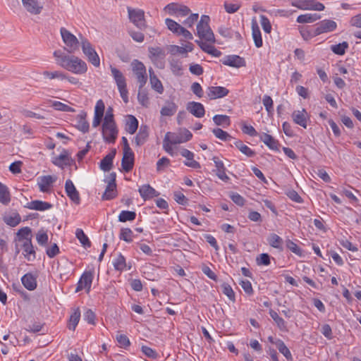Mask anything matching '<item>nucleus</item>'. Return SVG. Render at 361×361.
Segmentation results:
<instances>
[{"instance_id":"nucleus-1","label":"nucleus","mask_w":361,"mask_h":361,"mask_svg":"<svg viewBox=\"0 0 361 361\" xmlns=\"http://www.w3.org/2000/svg\"><path fill=\"white\" fill-rule=\"evenodd\" d=\"M53 55L56 63L70 72L80 75L87 71L86 63L78 56L66 54L60 49L54 51Z\"/></svg>"},{"instance_id":"nucleus-2","label":"nucleus","mask_w":361,"mask_h":361,"mask_svg":"<svg viewBox=\"0 0 361 361\" xmlns=\"http://www.w3.org/2000/svg\"><path fill=\"white\" fill-rule=\"evenodd\" d=\"M210 18L208 16L203 15L197 25V35L201 39L208 42L214 43V35L209 27Z\"/></svg>"},{"instance_id":"nucleus-3","label":"nucleus","mask_w":361,"mask_h":361,"mask_svg":"<svg viewBox=\"0 0 361 361\" xmlns=\"http://www.w3.org/2000/svg\"><path fill=\"white\" fill-rule=\"evenodd\" d=\"M62 40L66 44L65 50L69 54H73L79 49L80 42L78 38L65 27L60 29Z\"/></svg>"},{"instance_id":"nucleus-4","label":"nucleus","mask_w":361,"mask_h":361,"mask_svg":"<svg viewBox=\"0 0 361 361\" xmlns=\"http://www.w3.org/2000/svg\"><path fill=\"white\" fill-rule=\"evenodd\" d=\"M131 69L142 89L147 81V74L144 63L137 59H134L130 63Z\"/></svg>"},{"instance_id":"nucleus-5","label":"nucleus","mask_w":361,"mask_h":361,"mask_svg":"<svg viewBox=\"0 0 361 361\" xmlns=\"http://www.w3.org/2000/svg\"><path fill=\"white\" fill-rule=\"evenodd\" d=\"M128 13L130 21L139 30H145L147 25L145 18V11L142 9L128 7Z\"/></svg>"},{"instance_id":"nucleus-6","label":"nucleus","mask_w":361,"mask_h":361,"mask_svg":"<svg viewBox=\"0 0 361 361\" xmlns=\"http://www.w3.org/2000/svg\"><path fill=\"white\" fill-rule=\"evenodd\" d=\"M81 47L83 54L87 57L88 61L95 67L100 65V59L91 43L86 39L81 41Z\"/></svg>"},{"instance_id":"nucleus-7","label":"nucleus","mask_w":361,"mask_h":361,"mask_svg":"<svg viewBox=\"0 0 361 361\" xmlns=\"http://www.w3.org/2000/svg\"><path fill=\"white\" fill-rule=\"evenodd\" d=\"M116 174L112 172L109 174L105 181L108 183L105 192L102 195V200H110L115 198L117 195L116 183Z\"/></svg>"},{"instance_id":"nucleus-8","label":"nucleus","mask_w":361,"mask_h":361,"mask_svg":"<svg viewBox=\"0 0 361 361\" xmlns=\"http://www.w3.org/2000/svg\"><path fill=\"white\" fill-rule=\"evenodd\" d=\"M164 10L169 15H176L178 17L186 16L190 12V10L188 6L178 3H170L164 7Z\"/></svg>"},{"instance_id":"nucleus-9","label":"nucleus","mask_w":361,"mask_h":361,"mask_svg":"<svg viewBox=\"0 0 361 361\" xmlns=\"http://www.w3.org/2000/svg\"><path fill=\"white\" fill-rule=\"evenodd\" d=\"M314 35H320L323 33L334 31L337 27V23L332 20L325 19L315 25Z\"/></svg>"},{"instance_id":"nucleus-10","label":"nucleus","mask_w":361,"mask_h":361,"mask_svg":"<svg viewBox=\"0 0 361 361\" xmlns=\"http://www.w3.org/2000/svg\"><path fill=\"white\" fill-rule=\"evenodd\" d=\"M192 137L188 129H183L179 133H166V139L171 137L172 144H180L189 141Z\"/></svg>"},{"instance_id":"nucleus-11","label":"nucleus","mask_w":361,"mask_h":361,"mask_svg":"<svg viewBox=\"0 0 361 361\" xmlns=\"http://www.w3.org/2000/svg\"><path fill=\"white\" fill-rule=\"evenodd\" d=\"M118 135L116 123H109L105 127L102 125V136L107 143H114Z\"/></svg>"},{"instance_id":"nucleus-12","label":"nucleus","mask_w":361,"mask_h":361,"mask_svg":"<svg viewBox=\"0 0 361 361\" xmlns=\"http://www.w3.org/2000/svg\"><path fill=\"white\" fill-rule=\"evenodd\" d=\"M291 117L295 123L300 126L304 128H307V123L310 116L305 109H302V110L294 111L292 113Z\"/></svg>"},{"instance_id":"nucleus-13","label":"nucleus","mask_w":361,"mask_h":361,"mask_svg":"<svg viewBox=\"0 0 361 361\" xmlns=\"http://www.w3.org/2000/svg\"><path fill=\"white\" fill-rule=\"evenodd\" d=\"M65 190L67 196L71 201L76 204H79L80 203V194L71 180L68 179L66 181Z\"/></svg>"},{"instance_id":"nucleus-14","label":"nucleus","mask_w":361,"mask_h":361,"mask_svg":"<svg viewBox=\"0 0 361 361\" xmlns=\"http://www.w3.org/2000/svg\"><path fill=\"white\" fill-rule=\"evenodd\" d=\"M135 155L132 150L123 151L121 166L126 173L130 172L134 166Z\"/></svg>"},{"instance_id":"nucleus-15","label":"nucleus","mask_w":361,"mask_h":361,"mask_svg":"<svg viewBox=\"0 0 361 361\" xmlns=\"http://www.w3.org/2000/svg\"><path fill=\"white\" fill-rule=\"evenodd\" d=\"M221 62L225 66L233 68H240L245 66V59L238 55L226 56L221 60Z\"/></svg>"},{"instance_id":"nucleus-16","label":"nucleus","mask_w":361,"mask_h":361,"mask_svg":"<svg viewBox=\"0 0 361 361\" xmlns=\"http://www.w3.org/2000/svg\"><path fill=\"white\" fill-rule=\"evenodd\" d=\"M22 3L26 11L31 14L38 15L43 8V5L38 0H22Z\"/></svg>"},{"instance_id":"nucleus-17","label":"nucleus","mask_w":361,"mask_h":361,"mask_svg":"<svg viewBox=\"0 0 361 361\" xmlns=\"http://www.w3.org/2000/svg\"><path fill=\"white\" fill-rule=\"evenodd\" d=\"M229 93V90L220 86H212L208 87L207 95L210 99H215L226 97Z\"/></svg>"},{"instance_id":"nucleus-18","label":"nucleus","mask_w":361,"mask_h":361,"mask_svg":"<svg viewBox=\"0 0 361 361\" xmlns=\"http://www.w3.org/2000/svg\"><path fill=\"white\" fill-rule=\"evenodd\" d=\"M187 110L197 118H202L205 114L204 106L196 102H190L186 106Z\"/></svg>"},{"instance_id":"nucleus-19","label":"nucleus","mask_w":361,"mask_h":361,"mask_svg":"<svg viewBox=\"0 0 361 361\" xmlns=\"http://www.w3.org/2000/svg\"><path fill=\"white\" fill-rule=\"evenodd\" d=\"M116 149H112L100 161V169L104 171H109L113 167V160L116 156Z\"/></svg>"},{"instance_id":"nucleus-20","label":"nucleus","mask_w":361,"mask_h":361,"mask_svg":"<svg viewBox=\"0 0 361 361\" xmlns=\"http://www.w3.org/2000/svg\"><path fill=\"white\" fill-rule=\"evenodd\" d=\"M259 139L262 141L270 149L274 151H279V142L271 135L267 133H262L259 135Z\"/></svg>"},{"instance_id":"nucleus-21","label":"nucleus","mask_w":361,"mask_h":361,"mask_svg":"<svg viewBox=\"0 0 361 361\" xmlns=\"http://www.w3.org/2000/svg\"><path fill=\"white\" fill-rule=\"evenodd\" d=\"M138 192L144 200L158 197L159 195V192L149 184H145L141 186L139 188Z\"/></svg>"},{"instance_id":"nucleus-22","label":"nucleus","mask_w":361,"mask_h":361,"mask_svg":"<svg viewBox=\"0 0 361 361\" xmlns=\"http://www.w3.org/2000/svg\"><path fill=\"white\" fill-rule=\"evenodd\" d=\"M56 181V178L51 176H43L38 178L37 184L41 192L49 191V187Z\"/></svg>"},{"instance_id":"nucleus-23","label":"nucleus","mask_w":361,"mask_h":361,"mask_svg":"<svg viewBox=\"0 0 361 361\" xmlns=\"http://www.w3.org/2000/svg\"><path fill=\"white\" fill-rule=\"evenodd\" d=\"M252 35L254 39L255 45L259 48L262 47V38L257 22L255 19L252 20Z\"/></svg>"},{"instance_id":"nucleus-24","label":"nucleus","mask_w":361,"mask_h":361,"mask_svg":"<svg viewBox=\"0 0 361 361\" xmlns=\"http://www.w3.org/2000/svg\"><path fill=\"white\" fill-rule=\"evenodd\" d=\"M180 154L183 157L187 159V161H185V165L191 167L192 169H200V164L198 161L194 160V154L187 149H183L180 151Z\"/></svg>"},{"instance_id":"nucleus-25","label":"nucleus","mask_w":361,"mask_h":361,"mask_svg":"<svg viewBox=\"0 0 361 361\" xmlns=\"http://www.w3.org/2000/svg\"><path fill=\"white\" fill-rule=\"evenodd\" d=\"M149 137V128L146 125H142L139 132L135 137V143L137 146H141L145 144Z\"/></svg>"},{"instance_id":"nucleus-26","label":"nucleus","mask_w":361,"mask_h":361,"mask_svg":"<svg viewBox=\"0 0 361 361\" xmlns=\"http://www.w3.org/2000/svg\"><path fill=\"white\" fill-rule=\"evenodd\" d=\"M25 207L30 209L45 211L52 208L53 205L47 202H43L41 200H32L28 202Z\"/></svg>"},{"instance_id":"nucleus-27","label":"nucleus","mask_w":361,"mask_h":361,"mask_svg":"<svg viewBox=\"0 0 361 361\" xmlns=\"http://www.w3.org/2000/svg\"><path fill=\"white\" fill-rule=\"evenodd\" d=\"M21 281L24 287L28 290H34L37 288V278L31 273L23 276Z\"/></svg>"},{"instance_id":"nucleus-28","label":"nucleus","mask_w":361,"mask_h":361,"mask_svg":"<svg viewBox=\"0 0 361 361\" xmlns=\"http://www.w3.org/2000/svg\"><path fill=\"white\" fill-rule=\"evenodd\" d=\"M110 69L118 88L127 86L126 78L122 72L112 66H110Z\"/></svg>"},{"instance_id":"nucleus-29","label":"nucleus","mask_w":361,"mask_h":361,"mask_svg":"<svg viewBox=\"0 0 361 361\" xmlns=\"http://www.w3.org/2000/svg\"><path fill=\"white\" fill-rule=\"evenodd\" d=\"M213 161L216 168V176L222 180L227 181L229 178L226 173V168L222 161H221L217 157H213Z\"/></svg>"},{"instance_id":"nucleus-30","label":"nucleus","mask_w":361,"mask_h":361,"mask_svg":"<svg viewBox=\"0 0 361 361\" xmlns=\"http://www.w3.org/2000/svg\"><path fill=\"white\" fill-rule=\"evenodd\" d=\"M72 161L73 159L69 157L68 152L63 150L59 156L55 158L53 163L56 166L63 168L64 166H71Z\"/></svg>"},{"instance_id":"nucleus-31","label":"nucleus","mask_w":361,"mask_h":361,"mask_svg":"<svg viewBox=\"0 0 361 361\" xmlns=\"http://www.w3.org/2000/svg\"><path fill=\"white\" fill-rule=\"evenodd\" d=\"M149 80L152 88L156 90L158 93L161 94L164 92V87L162 85L161 82L157 78V76L154 74L152 68H149Z\"/></svg>"},{"instance_id":"nucleus-32","label":"nucleus","mask_w":361,"mask_h":361,"mask_svg":"<svg viewBox=\"0 0 361 361\" xmlns=\"http://www.w3.org/2000/svg\"><path fill=\"white\" fill-rule=\"evenodd\" d=\"M23 248L24 250V256L28 261H33L36 258V252L32 243V240L27 243H23Z\"/></svg>"},{"instance_id":"nucleus-33","label":"nucleus","mask_w":361,"mask_h":361,"mask_svg":"<svg viewBox=\"0 0 361 361\" xmlns=\"http://www.w3.org/2000/svg\"><path fill=\"white\" fill-rule=\"evenodd\" d=\"M87 114L85 111H82L77 117V128L85 133L89 130V123L86 120Z\"/></svg>"},{"instance_id":"nucleus-34","label":"nucleus","mask_w":361,"mask_h":361,"mask_svg":"<svg viewBox=\"0 0 361 361\" xmlns=\"http://www.w3.org/2000/svg\"><path fill=\"white\" fill-rule=\"evenodd\" d=\"M138 128V121L137 119L133 115H128L127 116V121L126 124V130L133 135L134 134Z\"/></svg>"},{"instance_id":"nucleus-35","label":"nucleus","mask_w":361,"mask_h":361,"mask_svg":"<svg viewBox=\"0 0 361 361\" xmlns=\"http://www.w3.org/2000/svg\"><path fill=\"white\" fill-rule=\"evenodd\" d=\"M267 241L270 246L281 251L283 250V239L276 233H271L267 238Z\"/></svg>"},{"instance_id":"nucleus-36","label":"nucleus","mask_w":361,"mask_h":361,"mask_svg":"<svg viewBox=\"0 0 361 361\" xmlns=\"http://www.w3.org/2000/svg\"><path fill=\"white\" fill-rule=\"evenodd\" d=\"M321 18L320 15L317 13H306L300 15L297 18L298 23H310L315 22Z\"/></svg>"},{"instance_id":"nucleus-37","label":"nucleus","mask_w":361,"mask_h":361,"mask_svg":"<svg viewBox=\"0 0 361 361\" xmlns=\"http://www.w3.org/2000/svg\"><path fill=\"white\" fill-rule=\"evenodd\" d=\"M269 315L274 321L279 329L282 331H287L286 323L284 319L279 317L276 312L273 310H269Z\"/></svg>"},{"instance_id":"nucleus-38","label":"nucleus","mask_w":361,"mask_h":361,"mask_svg":"<svg viewBox=\"0 0 361 361\" xmlns=\"http://www.w3.org/2000/svg\"><path fill=\"white\" fill-rule=\"evenodd\" d=\"M170 69L173 75L180 76L183 75L182 63L176 59L169 60Z\"/></svg>"},{"instance_id":"nucleus-39","label":"nucleus","mask_w":361,"mask_h":361,"mask_svg":"<svg viewBox=\"0 0 361 361\" xmlns=\"http://www.w3.org/2000/svg\"><path fill=\"white\" fill-rule=\"evenodd\" d=\"M32 230L29 227H23L20 228L17 233L18 240L19 241H23V243H27L29 240H32Z\"/></svg>"},{"instance_id":"nucleus-40","label":"nucleus","mask_w":361,"mask_h":361,"mask_svg":"<svg viewBox=\"0 0 361 361\" xmlns=\"http://www.w3.org/2000/svg\"><path fill=\"white\" fill-rule=\"evenodd\" d=\"M178 106L173 102H167L161 109V114L164 116H171L177 111Z\"/></svg>"},{"instance_id":"nucleus-41","label":"nucleus","mask_w":361,"mask_h":361,"mask_svg":"<svg viewBox=\"0 0 361 361\" xmlns=\"http://www.w3.org/2000/svg\"><path fill=\"white\" fill-rule=\"evenodd\" d=\"M233 145L244 154L248 157H252L255 155V152L249 147L243 144L241 140H236Z\"/></svg>"},{"instance_id":"nucleus-42","label":"nucleus","mask_w":361,"mask_h":361,"mask_svg":"<svg viewBox=\"0 0 361 361\" xmlns=\"http://www.w3.org/2000/svg\"><path fill=\"white\" fill-rule=\"evenodd\" d=\"M11 201V195L8 188L0 182V202L8 204Z\"/></svg>"},{"instance_id":"nucleus-43","label":"nucleus","mask_w":361,"mask_h":361,"mask_svg":"<svg viewBox=\"0 0 361 361\" xmlns=\"http://www.w3.org/2000/svg\"><path fill=\"white\" fill-rule=\"evenodd\" d=\"M276 343V348L279 350V351L283 355V356L288 360H292L293 356L291 355L290 351L287 348L284 342L281 340L278 339V341Z\"/></svg>"},{"instance_id":"nucleus-44","label":"nucleus","mask_w":361,"mask_h":361,"mask_svg":"<svg viewBox=\"0 0 361 361\" xmlns=\"http://www.w3.org/2000/svg\"><path fill=\"white\" fill-rule=\"evenodd\" d=\"M80 318V311L79 308L74 310L69 319L68 329L75 331Z\"/></svg>"},{"instance_id":"nucleus-45","label":"nucleus","mask_w":361,"mask_h":361,"mask_svg":"<svg viewBox=\"0 0 361 361\" xmlns=\"http://www.w3.org/2000/svg\"><path fill=\"white\" fill-rule=\"evenodd\" d=\"M93 279V274L91 271H85L81 276L78 282L83 285L89 290Z\"/></svg>"},{"instance_id":"nucleus-46","label":"nucleus","mask_w":361,"mask_h":361,"mask_svg":"<svg viewBox=\"0 0 361 361\" xmlns=\"http://www.w3.org/2000/svg\"><path fill=\"white\" fill-rule=\"evenodd\" d=\"M75 235L84 247H91L90 240L82 229L78 228L75 231Z\"/></svg>"},{"instance_id":"nucleus-47","label":"nucleus","mask_w":361,"mask_h":361,"mask_svg":"<svg viewBox=\"0 0 361 361\" xmlns=\"http://www.w3.org/2000/svg\"><path fill=\"white\" fill-rule=\"evenodd\" d=\"M165 24L170 31H171L173 34L179 36V32L182 27L179 23L171 18H166L165 20Z\"/></svg>"},{"instance_id":"nucleus-48","label":"nucleus","mask_w":361,"mask_h":361,"mask_svg":"<svg viewBox=\"0 0 361 361\" xmlns=\"http://www.w3.org/2000/svg\"><path fill=\"white\" fill-rule=\"evenodd\" d=\"M213 121L216 125L223 127H228L231 124L230 117L226 115H215Z\"/></svg>"},{"instance_id":"nucleus-49","label":"nucleus","mask_w":361,"mask_h":361,"mask_svg":"<svg viewBox=\"0 0 361 361\" xmlns=\"http://www.w3.org/2000/svg\"><path fill=\"white\" fill-rule=\"evenodd\" d=\"M349 44L347 42H343L338 44L331 46V50L337 55H343L345 53L346 49L348 48Z\"/></svg>"},{"instance_id":"nucleus-50","label":"nucleus","mask_w":361,"mask_h":361,"mask_svg":"<svg viewBox=\"0 0 361 361\" xmlns=\"http://www.w3.org/2000/svg\"><path fill=\"white\" fill-rule=\"evenodd\" d=\"M136 218V213L133 211H122L118 216V221L121 222H126L128 221H133Z\"/></svg>"},{"instance_id":"nucleus-51","label":"nucleus","mask_w":361,"mask_h":361,"mask_svg":"<svg viewBox=\"0 0 361 361\" xmlns=\"http://www.w3.org/2000/svg\"><path fill=\"white\" fill-rule=\"evenodd\" d=\"M114 267L117 271H123L126 267V259L121 253H119L118 257L113 262Z\"/></svg>"},{"instance_id":"nucleus-52","label":"nucleus","mask_w":361,"mask_h":361,"mask_svg":"<svg viewBox=\"0 0 361 361\" xmlns=\"http://www.w3.org/2000/svg\"><path fill=\"white\" fill-rule=\"evenodd\" d=\"M50 102H51V106H53L54 109L56 110L66 111V112H73L74 111V109L72 107H71L61 102H58V101H50Z\"/></svg>"},{"instance_id":"nucleus-53","label":"nucleus","mask_w":361,"mask_h":361,"mask_svg":"<svg viewBox=\"0 0 361 361\" xmlns=\"http://www.w3.org/2000/svg\"><path fill=\"white\" fill-rule=\"evenodd\" d=\"M149 53L152 60H155L160 57L164 58L165 56L164 51L160 47H149Z\"/></svg>"},{"instance_id":"nucleus-54","label":"nucleus","mask_w":361,"mask_h":361,"mask_svg":"<svg viewBox=\"0 0 361 361\" xmlns=\"http://www.w3.org/2000/svg\"><path fill=\"white\" fill-rule=\"evenodd\" d=\"M137 99H138V102L139 103L145 106V107H147L149 104V97L147 96V92L145 90H142V89H140L139 88V91H138V94H137Z\"/></svg>"},{"instance_id":"nucleus-55","label":"nucleus","mask_w":361,"mask_h":361,"mask_svg":"<svg viewBox=\"0 0 361 361\" xmlns=\"http://www.w3.org/2000/svg\"><path fill=\"white\" fill-rule=\"evenodd\" d=\"M212 133L216 137L223 141H228L233 138L227 132L221 128H214L212 130Z\"/></svg>"},{"instance_id":"nucleus-56","label":"nucleus","mask_w":361,"mask_h":361,"mask_svg":"<svg viewBox=\"0 0 361 361\" xmlns=\"http://www.w3.org/2000/svg\"><path fill=\"white\" fill-rule=\"evenodd\" d=\"M121 240H123L127 243L133 241V231L130 228H124L121 229L120 236Z\"/></svg>"},{"instance_id":"nucleus-57","label":"nucleus","mask_w":361,"mask_h":361,"mask_svg":"<svg viewBox=\"0 0 361 361\" xmlns=\"http://www.w3.org/2000/svg\"><path fill=\"white\" fill-rule=\"evenodd\" d=\"M221 288H222V293L224 295H226L229 298V300H231L233 302H235V293H234L233 290L232 289L231 286L226 283H224L221 285Z\"/></svg>"},{"instance_id":"nucleus-58","label":"nucleus","mask_w":361,"mask_h":361,"mask_svg":"<svg viewBox=\"0 0 361 361\" xmlns=\"http://www.w3.org/2000/svg\"><path fill=\"white\" fill-rule=\"evenodd\" d=\"M36 239L39 245L45 246L48 243L49 237L47 233L43 229H41L37 232Z\"/></svg>"},{"instance_id":"nucleus-59","label":"nucleus","mask_w":361,"mask_h":361,"mask_svg":"<svg viewBox=\"0 0 361 361\" xmlns=\"http://www.w3.org/2000/svg\"><path fill=\"white\" fill-rule=\"evenodd\" d=\"M299 30L302 39L305 41L310 40L317 36L314 35V30L311 32L307 27L301 26L299 27Z\"/></svg>"},{"instance_id":"nucleus-60","label":"nucleus","mask_w":361,"mask_h":361,"mask_svg":"<svg viewBox=\"0 0 361 361\" xmlns=\"http://www.w3.org/2000/svg\"><path fill=\"white\" fill-rule=\"evenodd\" d=\"M202 50L215 57H219L221 55V52L219 50L216 49L214 46L207 43L204 45V47H202Z\"/></svg>"},{"instance_id":"nucleus-61","label":"nucleus","mask_w":361,"mask_h":361,"mask_svg":"<svg viewBox=\"0 0 361 361\" xmlns=\"http://www.w3.org/2000/svg\"><path fill=\"white\" fill-rule=\"evenodd\" d=\"M43 75L49 78V79H55V78H58V79H61V80H63V79H66V75L61 72V71H54V72H49V71H44L43 73Z\"/></svg>"},{"instance_id":"nucleus-62","label":"nucleus","mask_w":361,"mask_h":361,"mask_svg":"<svg viewBox=\"0 0 361 361\" xmlns=\"http://www.w3.org/2000/svg\"><path fill=\"white\" fill-rule=\"evenodd\" d=\"M21 221L20 216L18 214H15L13 216H11L4 219V221L6 224L14 227L20 224Z\"/></svg>"},{"instance_id":"nucleus-63","label":"nucleus","mask_w":361,"mask_h":361,"mask_svg":"<svg viewBox=\"0 0 361 361\" xmlns=\"http://www.w3.org/2000/svg\"><path fill=\"white\" fill-rule=\"evenodd\" d=\"M285 193L292 201L295 202L302 203L303 202L302 198L295 190L293 189L286 190Z\"/></svg>"},{"instance_id":"nucleus-64","label":"nucleus","mask_w":361,"mask_h":361,"mask_svg":"<svg viewBox=\"0 0 361 361\" xmlns=\"http://www.w3.org/2000/svg\"><path fill=\"white\" fill-rule=\"evenodd\" d=\"M260 23L263 30L266 33H270L271 31V25L267 17L264 15L260 16Z\"/></svg>"}]
</instances>
